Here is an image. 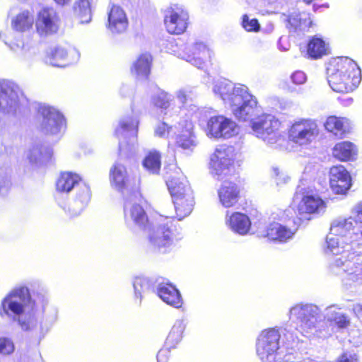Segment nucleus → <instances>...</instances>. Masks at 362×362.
<instances>
[{"label":"nucleus","mask_w":362,"mask_h":362,"mask_svg":"<svg viewBox=\"0 0 362 362\" xmlns=\"http://www.w3.org/2000/svg\"><path fill=\"white\" fill-rule=\"evenodd\" d=\"M59 6H65L70 3L71 0H54Z\"/></svg>","instance_id":"obj_56"},{"label":"nucleus","mask_w":362,"mask_h":362,"mask_svg":"<svg viewBox=\"0 0 362 362\" xmlns=\"http://www.w3.org/2000/svg\"><path fill=\"white\" fill-rule=\"evenodd\" d=\"M185 325L182 321H177L173 326L166 339V344L169 347H174L182 337Z\"/></svg>","instance_id":"obj_41"},{"label":"nucleus","mask_w":362,"mask_h":362,"mask_svg":"<svg viewBox=\"0 0 362 362\" xmlns=\"http://www.w3.org/2000/svg\"><path fill=\"white\" fill-rule=\"evenodd\" d=\"M288 23L296 30H305L310 27L312 21L310 19L308 13H293L289 16L288 19Z\"/></svg>","instance_id":"obj_40"},{"label":"nucleus","mask_w":362,"mask_h":362,"mask_svg":"<svg viewBox=\"0 0 362 362\" xmlns=\"http://www.w3.org/2000/svg\"><path fill=\"white\" fill-rule=\"evenodd\" d=\"M320 310L313 304H296L289 310V319L296 322V331L291 325L262 331L257 338L256 351L262 362H295L294 348L300 339L297 332L307 338L317 334Z\"/></svg>","instance_id":"obj_1"},{"label":"nucleus","mask_w":362,"mask_h":362,"mask_svg":"<svg viewBox=\"0 0 362 362\" xmlns=\"http://www.w3.org/2000/svg\"><path fill=\"white\" fill-rule=\"evenodd\" d=\"M168 351L167 349L160 350L157 355L158 362H165L168 359Z\"/></svg>","instance_id":"obj_53"},{"label":"nucleus","mask_w":362,"mask_h":362,"mask_svg":"<svg viewBox=\"0 0 362 362\" xmlns=\"http://www.w3.org/2000/svg\"><path fill=\"white\" fill-rule=\"evenodd\" d=\"M280 125L279 120L270 114H262L250 123L252 134L267 144H275L279 140Z\"/></svg>","instance_id":"obj_10"},{"label":"nucleus","mask_w":362,"mask_h":362,"mask_svg":"<svg viewBox=\"0 0 362 362\" xmlns=\"http://www.w3.org/2000/svg\"><path fill=\"white\" fill-rule=\"evenodd\" d=\"M38 304L32 298L27 287L19 286L10 291L2 300L0 315L17 321L22 329L27 330L35 322Z\"/></svg>","instance_id":"obj_4"},{"label":"nucleus","mask_w":362,"mask_h":362,"mask_svg":"<svg viewBox=\"0 0 362 362\" xmlns=\"http://www.w3.org/2000/svg\"><path fill=\"white\" fill-rule=\"evenodd\" d=\"M306 4H310L313 0H303Z\"/></svg>","instance_id":"obj_58"},{"label":"nucleus","mask_w":362,"mask_h":362,"mask_svg":"<svg viewBox=\"0 0 362 362\" xmlns=\"http://www.w3.org/2000/svg\"><path fill=\"white\" fill-rule=\"evenodd\" d=\"M325 318L329 322H334L339 328H346L350 324L348 317L334 305L326 308Z\"/></svg>","instance_id":"obj_36"},{"label":"nucleus","mask_w":362,"mask_h":362,"mask_svg":"<svg viewBox=\"0 0 362 362\" xmlns=\"http://www.w3.org/2000/svg\"><path fill=\"white\" fill-rule=\"evenodd\" d=\"M152 57L148 53L140 54L132 63L131 73L138 78H146L150 73Z\"/></svg>","instance_id":"obj_31"},{"label":"nucleus","mask_w":362,"mask_h":362,"mask_svg":"<svg viewBox=\"0 0 362 362\" xmlns=\"http://www.w3.org/2000/svg\"><path fill=\"white\" fill-rule=\"evenodd\" d=\"M0 38L16 53L25 54L30 52L34 48L33 42L19 33H13L9 30L0 33Z\"/></svg>","instance_id":"obj_19"},{"label":"nucleus","mask_w":362,"mask_h":362,"mask_svg":"<svg viewBox=\"0 0 362 362\" xmlns=\"http://www.w3.org/2000/svg\"><path fill=\"white\" fill-rule=\"evenodd\" d=\"M38 299L40 300V303L42 304V305H44L46 301L45 297L43 296H38Z\"/></svg>","instance_id":"obj_57"},{"label":"nucleus","mask_w":362,"mask_h":362,"mask_svg":"<svg viewBox=\"0 0 362 362\" xmlns=\"http://www.w3.org/2000/svg\"><path fill=\"white\" fill-rule=\"evenodd\" d=\"M59 15L54 8L45 7L37 12L35 30L40 37L55 34L59 28Z\"/></svg>","instance_id":"obj_14"},{"label":"nucleus","mask_w":362,"mask_h":362,"mask_svg":"<svg viewBox=\"0 0 362 362\" xmlns=\"http://www.w3.org/2000/svg\"><path fill=\"white\" fill-rule=\"evenodd\" d=\"M34 23L33 15L28 11H23L12 18L11 26L18 33H24L32 29Z\"/></svg>","instance_id":"obj_34"},{"label":"nucleus","mask_w":362,"mask_h":362,"mask_svg":"<svg viewBox=\"0 0 362 362\" xmlns=\"http://www.w3.org/2000/svg\"><path fill=\"white\" fill-rule=\"evenodd\" d=\"M135 297L141 301L142 293L146 292L150 287L149 281L143 276H137L133 282Z\"/></svg>","instance_id":"obj_42"},{"label":"nucleus","mask_w":362,"mask_h":362,"mask_svg":"<svg viewBox=\"0 0 362 362\" xmlns=\"http://www.w3.org/2000/svg\"><path fill=\"white\" fill-rule=\"evenodd\" d=\"M27 158L31 163L38 162L42 158V148L40 146L33 147L28 151Z\"/></svg>","instance_id":"obj_49"},{"label":"nucleus","mask_w":362,"mask_h":362,"mask_svg":"<svg viewBox=\"0 0 362 362\" xmlns=\"http://www.w3.org/2000/svg\"><path fill=\"white\" fill-rule=\"evenodd\" d=\"M79 181L78 175L66 172L60 175L56 183L57 190L61 192H69L75 186L78 187L76 198L69 207L72 216L79 215L90 199V187L86 183H79Z\"/></svg>","instance_id":"obj_6"},{"label":"nucleus","mask_w":362,"mask_h":362,"mask_svg":"<svg viewBox=\"0 0 362 362\" xmlns=\"http://www.w3.org/2000/svg\"><path fill=\"white\" fill-rule=\"evenodd\" d=\"M157 294L163 302L171 306L179 308L182 305L180 293L171 284H159L157 287Z\"/></svg>","instance_id":"obj_27"},{"label":"nucleus","mask_w":362,"mask_h":362,"mask_svg":"<svg viewBox=\"0 0 362 362\" xmlns=\"http://www.w3.org/2000/svg\"><path fill=\"white\" fill-rule=\"evenodd\" d=\"M172 130L173 127H168L165 122H160L155 127L154 134L158 137H166Z\"/></svg>","instance_id":"obj_47"},{"label":"nucleus","mask_w":362,"mask_h":362,"mask_svg":"<svg viewBox=\"0 0 362 362\" xmlns=\"http://www.w3.org/2000/svg\"><path fill=\"white\" fill-rule=\"evenodd\" d=\"M107 29L112 34L124 33L129 25L124 10L117 5H112L108 11Z\"/></svg>","instance_id":"obj_24"},{"label":"nucleus","mask_w":362,"mask_h":362,"mask_svg":"<svg viewBox=\"0 0 362 362\" xmlns=\"http://www.w3.org/2000/svg\"><path fill=\"white\" fill-rule=\"evenodd\" d=\"M124 217L126 223L134 225L140 230H146L148 226V217L144 209L139 204L131 200L126 202L124 205Z\"/></svg>","instance_id":"obj_23"},{"label":"nucleus","mask_w":362,"mask_h":362,"mask_svg":"<svg viewBox=\"0 0 362 362\" xmlns=\"http://www.w3.org/2000/svg\"><path fill=\"white\" fill-rule=\"evenodd\" d=\"M354 224L351 217L334 220L327 238L326 252L332 254L329 260V272L346 274L356 281L362 279V226L356 232Z\"/></svg>","instance_id":"obj_2"},{"label":"nucleus","mask_w":362,"mask_h":362,"mask_svg":"<svg viewBox=\"0 0 362 362\" xmlns=\"http://www.w3.org/2000/svg\"><path fill=\"white\" fill-rule=\"evenodd\" d=\"M78 55V52L74 49L68 51L65 47L57 46L47 51L45 61L50 66L64 67L77 59Z\"/></svg>","instance_id":"obj_18"},{"label":"nucleus","mask_w":362,"mask_h":362,"mask_svg":"<svg viewBox=\"0 0 362 362\" xmlns=\"http://www.w3.org/2000/svg\"><path fill=\"white\" fill-rule=\"evenodd\" d=\"M313 8H314V10H315V11L317 9V8H316V6H315V5H314V6H313Z\"/></svg>","instance_id":"obj_59"},{"label":"nucleus","mask_w":362,"mask_h":362,"mask_svg":"<svg viewBox=\"0 0 362 362\" xmlns=\"http://www.w3.org/2000/svg\"><path fill=\"white\" fill-rule=\"evenodd\" d=\"M238 153L233 146H218L210 156V173L217 180H222L235 171Z\"/></svg>","instance_id":"obj_7"},{"label":"nucleus","mask_w":362,"mask_h":362,"mask_svg":"<svg viewBox=\"0 0 362 362\" xmlns=\"http://www.w3.org/2000/svg\"><path fill=\"white\" fill-rule=\"evenodd\" d=\"M160 155L156 151H151L143 160V166L150 173L158 174L160 169Z\"/></svg>","instance_id":"obj_38"},{"label":"nucleus","mask_w":362,"mask_h":362,"mask_svg":"<svg viewBox=\"0 0 362 362\" xmlns=\"http://www.w3.org/2000/svg\"><path fill=\"white\" fill-rule=\"evenodd\" d=\"M194 95V94L193 90L190 88H184L180 89L176 93L177 98L182 104H185L189 100H192Z\"/></svg>","instance_id":"obj_46"},{"label":"nucleus","mask_w":362,"mask_h":362,"mask_svg":"<svg viewBox=\"0 0 362 362\" xmlns=\"http://www.w3.org/2000/svg\"><path fill=\"white\" fill-rule=\"evenodd\" d=\"M175 128L180 132L176 139L177 144L183 149L192 150L196 146V141L193 133L194 124L192 120L182 118L175 125Z\"/></svg>","instance_id":"obj_22"},{"label":"nucleus","mask_w":362,"mask_h":362,"mask_svg":"<svg viewBox=\"0 0 362 362\" xmlns=\"http://www.w3.org/2000/svg\"><path fill=\"white\" fill-rule=\"evenodd\" d=\"M213 91L240 121L250 120L257 112V99L245 85H234L226 79L218 80L215 83Z\"/></svg>","instance_id":"obj_3"},{"label":"nucleus","mask_w":362,"mask_h":362,"mask_svg":"<svg viewBox=\"0 0 362 362\" xmlns=\"http://www.w3.org/2000/svg\"><path fill=\"white\" fill-rule=\"evenodd\" d=\"M330 273L332 274V272H330ZM333 275H334V274H333ZM335 275L337 276V274H335ZM338 276L341 277V278H343V281H346V284H348V281L354 282V281L349 279L346 274H341V275H338ZM360 281H362V279L361 280H358V281H356L355 282H360Z\"/></svg>","instance_id":"obj_55"},{"label":"nucleus","mask_w":362,"mask_h":362,"mask_svg":"<svg viewBox=\"0 0 362 362\" xmlns=\"http://www.w3.org/2000/svg\"><path fill=\"white\" fill-rule=\"evenodd\" d=\"M353 310L358 317H362V304L355 305Z\"/></svg>","instance_id":"obj_54"},{"label":"nucleus","mask_w":362,"mask_h":362,"mask_svg":"<svg viewBox=\"0 0 362 362\" xmlns=\"http://www.w3.org/2000/svg\"><path fill=\"white\" fill-rule=\"evenodd\" d=\"M327 45L321 38L314 37L308 45V54L312 58H320L327 54Z\"/></svg>","instance_id":"obj_39"},{"label":"nucleus","mask_w":362,"mask_h":362,"mask_svg":"<svg viewBox=\"0 0 362 362\" xmlns=\"http://www.w3.org/2000/svg\"><path fill=\"white\" fill-rule=\"evenodd\" d=\"M24 97L19 86L7 80L0 81V110L12 114L16 112Z\"/></svg>","instance_id":"obj_12"},{"label":"nucleus","mask_w":362,"mask_h":362,"mask_svg":"<svg viewBox=\"0 0 362 362\" xmlns=\"http://www.w3.org/2000/svg\"><path fill=\"white\" fill-rule=\"evenodd\" d=\"M353 211L355 214L356 218L362 222V202L358 203L354 206Z\"/></svg>","instance_id":"obj_52"},{"label":"nucleus","mask_w":362,"mask_h":362,"mask_svg":"<svg viewBox=\"0 0 362 362\" xmlns=\"http://www.w3.org/2000/svg\"><path fill=\"white\" fill-rule=\"evenodd\" d=\"M348 124L349 121L346 118L330 116L327 119L325 127L334 135L341 136L346 132Z\"/></svg>","instance_id":"obj_37"},{"label":"nucleus","mask_w":362,"mask_h":362,"mask_svg":"<svg viewBox=\"0 0 362 362\" xmlns=\"http://www.w3.org/2000/svg\"><path fill=\"white\" fill-rule=\"evenodd\" d=\"M242 26L248 32H257L260 29V25L255 18H250L247 15L242 18Z\"/></svg>","instance_id":"obj_45"},{"label":"nucleus","mask_w":362,"mask_h":362,"mask_svg":"<svg viewBox=\"0 0 362 362\" xmlns=\"http://www.w3.org/2000/svg\"><path fill=\"white\" fill-rule=\"evenodd\" d=\"M110 184L115 189L121 191L127 187L129 176L125 166L116 162L110 170Z\"/></svg>","instance_id":"obj_29"},{"label":"nucleus","mask_w":362,"mask_h":362,"mask_svg":"<svg viewBox=\"0 0 362 362\" xmlns=\"http://www.w3.org/2000/svg\"><path fill=\"white\" fill-rule=\"evenodd\" d=\"M294 233V231L279 223H272L267 228L264 235L271 240L284 243L291 239Z\"/></svg>","instance_id":"obj_30"},{"label":"nucleus","mask_w":362,"mask_h":362,"mask_svg":"<svg viewBox=\"0 0 362 362\" xmlns=\"http://www.w3.org/2000/svg\"><path fill=\"white\" fill-rule=\"evenodd\" d=\"M327 77L331 88L338 93L353 91L361 80V69L348 57H338L329 62Z\"/></svg>","instance_id":"obj_5"},{"label":"nucleus","mask_w":362,"mask_h":362,"mask_svg":"<svg viewBox=\"0 0 362 362\" xmlns=\"http://www.w3.org/2000/svg\"><path fill=\"white\" fill-rule=\"evenodd\" d=\"M239 125L231 118L223 115L211 117L205 128L206 135L210 139H228L240 133Z\"/></svg>","instance_id":"obj_11"},{"label":"nucleus","mask_w":362,"mask_h":362,"mask_svg":"<svg viewBox=\"0 0 362 362\" xmlns=\"http://www.w3.org/2000/svg\"><path fill=\"white\" fill-rule=\"evenodd\" d=\"M166 184L173 199H174V192H177L180 197H186L188 192L193 194L187 180L185 177L168 178Z\"/></svg>","instance_id":"obj_35"},{"label":"nucleus","mask_w":362,"mask_h":362,"mask_svg":"<svg viewBox=\"0 0 362 362\" xmlns=\"http://www.w3.org/2000/svg\"><path fill=\"white\" fill-rule=\"evenodd\" d=\"M218 200L221 206L228 209L238 204L240 197L238 185L233 182H223L218 189Z\"/></svg>","instance_id":"obj_25"},{"label":"nucleus","mask_w":362,"mask_h":362,"mask_svg":"<svg viewBox=\"0 0 362 362\" xmlns=\"http://www.w3.org/2000/svg\"><path fill=\"white\" fill-rule=\"evenodd\" d=\"M189 16L182 7L175 5L165 11L164 23L168 33L182 34L187 27Z\"/></svg>","instance_id":"obj_17"},{"label":"nucleus","mask_w":362,"mask_h":362,"mask_svg":"<svg viewBox=\"0 0 362 362\" xmlns=\"http://www.w3.org/2000/svg\"><path fill=\"white\" fill-rule=\"evenodd\" d=\"M291 79L294 84L301 85L306 81L307 78L304 72L297 71L292 74Z\"/></svg>","instance_id":"obj_50"},{"label":"nucleus","mask_w":362,"mask_h":362,"mask_svg":"<svg viewBox=\"0 0 362 362\" xmlns=\"http://www.w3.org/2000/svg\"><path fill=\"white\" fill-rule=\"evenodd\" d=\"M329 185L332 192L344 194L351 187V177L342 165L333 166L329 170Z\"/></svg>","instance_id":"obj_21"},{"label":"nucleus","mask_w":362,"mask_h":362,"mask_svg":"<svg viewBox=\"0 0 362 362\" xmlns=\"http://www.w3.org/2000/svg\"><path fill=\"white\" fill-rule=\"evenodd\" d=\"M338 362H359L356 354H344L338 359Z\"/></svg>","instance_id":"obj_51"},{"label":"nucleus","mask_w":362,"mask_h":362,"mask_svg":"<svg viewBox=\"0 0 362 362\" xmlns=\"http://www.w3.org/2000/svg\"><path fill=\"white\" fill-rule=\"evenodd\" d=\"M293 204L300 215L320 213L326 208L325 202L319 196L300 190L294 195Z\"/></svg>","instance_id":"obj_16"},{"label":"nucleus","mask_w":362,"mask_h":362,"mask_svg":"<svg viewBox=\"0 0 362 362\" xmlns=\"http://www.w3.org/2000/svg\"><path fill=\"white\" fill-rule=\"evenodd\" d=\"M40 129L45 134H57L63 129L65 119L54 107L43 105L38 109Z\"/></svg>","instance_id":"obj_13"},{"label":"nucleus","mask_w":362,"mask_h":362,"mask_svg":"<svg viewBox=\"0 0 362 362\" xmlns=\"http://www.w3.org/2000/svg\"><path fill=\"white\" fill-rule=\"evenodd\" d=\"M319 134L320 129L315 120L300 118L295 120L289 127L288 138L296 146L307 148L315 141Z\"/></svg>","instance_id":"obj_9"},{"label":"nucleus","mask_w":362,"mask_h":362,"mask_svg":"<svg viewBox=\"0 0 362 362\" xmlns=\"http://www.w3.org/2000/svg\"><path fill=\"white\" fill-rule=\"evenodd\" d=\"M225 223L230 230L240 235H247L251 228L250 218L240 212L228 211L226 214Z\"/></svg>","instance_id":"obj_26"},{"label":"nucleus","mask_w":362,"mask_h":362,"mask_svg":"<svg viewBox=\"0 0 362 362\" xmlns=\"http://www.w3.org/2000/svg\"><path fill=\"white\" fill-rule=\"evenodd\" d=\"M212 50L202 42H196L189 48V53L180 54L179 57L185 59L197 68H204L211 61Z\"/></svg>","instance_id":"obj_20"},{"label":"nucleus","mask_w":362,"mask_h":362,"mask_svg":"<svg viewBox=\"0 0 362 362\" xmlns=\"http://www.w3.org/2000/svg\"><path fill=\"white\" fill-rule=\"evenodd\" d=\"M357 153L356 146L349 141L339 142L332 149V155L341 161L353 160Z\"/></svg>","instance_id":"obj_32"},{"label":"nucleus","mask_w":362,"mask_h":362,"mask_svg":"<svg viewBox=\"0 0 362 362\" xmlns=\"http://www.w3.org/2000/svg\"><path fill=\"white\" fill-rule=\"evenodd\" d=\"M139 124L138 117L135 115L124 117L119 120L115 134L119 140L120 149L125 144L133 146L136 142Z\"/></svg>","instance_id":"obj_15"},{"label":"nucleus","mask_w":362,"mask_h":362,"mask_svg":"<svg viewBox=\"0 0 362 362\" xmlns=\"http://www.w3.org/2000/svg\"><path fill=\"white\" fill-rule=\"evenodd\" d=\"M173 99V97L166 92L161 91L154 99L155 105L160 108H168Z\"/></svg>","instance_id":"obj_44"},{"label":"nucleus","mask_w":362,"mask_h":362,"mask_svg":"<svg viewBox=\"0 0 362 362\" xmlns=\"http://www.w3.org/2000/svg\"><path fill=\"white\" fill-rule=\"evenodd\" d=\"M15 345L11 339L6 337H0V354L9 356L13 353Z\"/></svg>","instance_id":"obj_43"},{"label":"nucleus","mask_w":362,"mask_h":362,"mask_svg":"<svg viewBox=\"0 0 362 362\" xmlns=\"http://www.w3.org/2000/svg\"><path fill=\"white\" fill-rule=\"evenodd\" d=\"M92 0H76L72 6L74 16L81 23H88L92 19Z\"/></svg>","instance_id":"obj_33"},{"label":"nucleus","mask_w":362,"mask_h":362,"mask_svg":"<svg viewBox=\"0 0 362 362\" xmlns=\"http://www.w3.org/2000/svg\"><path fill=\"white\" fill-rule=\"evenodd\" d=\"M161 219L149 234V240L159 249L169 247L183 237L182 228L175 225L171 218L161 215Z\"/></svg>","instance_id":"obj_8"},{"label":"nucleus","mask_w":362,"mask_h":362,"mask_svg":"<svg viewBox=\"0 0 362 362\" xmlns=\"http://www.w3.org/2000/svg\"><path fill=\"white\" fill-rule=\"evenodd\" d=\"M173 202L175 206L176 218L178 221H182L188 216L192 211L194 205L193 194L189 192L186 197H180L177 192H174V199Z\"/></svg>","instance_id":"obj_28"},{"label":"nucleus","mask_w":362,"mask_h":362,"mask_svg":"<svg viewBox=\"0 0 362 362\" xmlns=\"http://www.w3.org/2000/svg\"><path fill=\"white\" fill-rule=\"evenodd\" d=\"M272 176L274 178L277 185L285 184L289 180V177L277 167H272Z\"/></svg>","instance_id":"obj_48"}]
</instances>
